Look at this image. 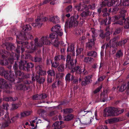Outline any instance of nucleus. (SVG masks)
I'll list each match as a JSON object with an SVG mask.
<instances>
[{"label":"nucleus","instance_id":"1","mask_svg":"<svg viewBox=\"0 0 129 129\" xmlns=\"http://www.w3.org/2000/svg\"><path fill=\"white\" fill-rule=\"evenodd\" d=\"M31 29V27L29 24H26L23 27L22 32L21 33L19 32L18 35L15 33V35H16L17 37V47L16 49V52L18 53H19L20 52V50H21V57L24 58V55L23 54V52L25 50V52L28 53L27 51L29 50H27L26 49L27 48L25 46H23L25 45L24 43L25 42H22L21 41L18 40V39L22 40H26L28 38V39H31L33 38V37L30 34H28L27 35L25 33L27 31L30 30Z\"/></svg>","mask_w":129,"mask_h":129},{"label":"nucleus","instance_id":"2","mask_svg":"<svg viewBox=\"0 0 129 129\" xmlns=\"http://www.w3.org/2000/svg\"><path fill=\"white\" fill-rule=\"evenodd\" d=\"M49 38L47 36H43L40 40L36 38L34 40L35 42H31L30 46L27 42H25L24 43V46L27 48V49L30 50L27 51L28 53H32L38 47H40L44 45H50L51 42L49 40Z\"/></svg>","mask_w":129,"mask_h":129},{"label":"nucleus","instance_id":"3","mask_svg":"<svg viewBox=\"0 0 129 129\" xmlns=\"http://www.w3.org/2000/svg\"><path fill=\"white\" fill-rule=\"evenodd\" d=\"M124 111L123 109H120L114 107H108L104 111V116L105 117L110 116H117L121 114Z\"/></svg>","mask_w":129,"mask_h":129},{"label":"nucleus","instance_id":"4","mask_svg":"<svg viewBox=\"0 0 129 129\" xmlns=\"http://www.w3.org/2000/svg\"><path fill=\"white\" fill-rule=\"evenodd\" d=\"M126 11L125 10H122L120 12V14L121 16L123 17L122 19H120L118 21L115 22L114 23V24H118L121 25H123V22H124V28L126 29L129 28V17L125 19L124 18V17L126 15Z\"/></svg>","mask_w":129,"mask_h":129},{"label":"nucleus","instance_id":"5","mask_svg":"<svg viewBox=\"0 0 129 129\" xmlns=\"http://www.w3.org/2000/svg\"><path fill=\"white\" fill-rule=\"evenodd\" d=\"M8 52L0 51V54L2 55L3 59H0V65H7L8 64Z\"/></svg>","mask_w":129,"mask_h":129},{"label":"nucleus","instance_id":"6","mask_svg":"<svg viewBox=\"0 0 129 129\" xmlns=\"http://www.w3.org/2000/svg\"><path fill=\"white\" fill-rule=\"evenodd\" d=\"M8 84L4 79L0 78V88L3 89L4 93L5 95L8 94Z\"/></svg>","mask_w":129,"mask_h":129},{"label":"nucleus","instance_id":"7","mask_svg":"<svg viewBox=\"0 0 129 129\" xmlns=\"http://www.w3.org/2000/svg\"><path fill=\"white\" fill-rule=\"evenodd\" d=\"M120 4L118 0H111V2H109L108 0H105L102 2V5L106 6L107 5L108 6L110 7L112 6H117Z\"/></svg>","mask_w":129,"mask_h":129},{"label":"nucleus","instance_id":"8","mask_svg":"<svg viewBox=\"0 0 129 129\" xmlns=\"http://www.w3.org/2000/svg\"><path fill=\"white\" fill-rule=\"evenodd\" d=\"M79 16L77 15V16H75L70 18V20L69 22L70 27H71L73 26H75L78 25L79 21H77V20L79 18Z\"/></svg>","mask_w":129,"mask_h":129},{"label":"nucleus","instance_id":"9","mask_svg":"<svg viewBox=\"0 0 129 129\" xmlns=\"http://www.w3.org/2000/svg\"><path fill=\"white\" fill-rule=\"evenodd\" d=\"M61 26L59 24H57L53 27L51 29V31L55 32L60 36H61L63 34L62 30L60 29Z\"/></svg>","mask_w":129,"mask_h":129},{"label":"nucleus","instance_id":"10","mask_svg":"<svg viewBox=\"0 0 129 129\" xmlns=\"http://www.w3.org/2000/svg\"><path fill=\"white\" fill-rule=\"evenodd\" d=\"M71 56L69 55H67L66 66V67L68 68L69 69H72L74 67L73 60L71 59Z\"/></svg>","mask_w":129,"mask_h":129},{"label":"nucleus","instance_id":"11","mask_svg":"<svg viewBox=\"0 0 129 129\" xmlns=\"http://www.w3.org/2000/svg\"><path fill=\"white\" fill-rule=\"evenodd\" d=\"M42 67L41 66H38L36 67V70L40 75L44 76L46 75V71L42 70Z\"/></svg>","mask_w":129,"mask_h":129},{"label":"nucleus","instance_id":"12","mask_svg":"<svg viewBox=\"0 0 129 129\" xmlns=\"http://www.w3.org/2000/svg\"><path fill=\"white\" fill-rule=\"evenodd\" d=\"M92 76V75H89L86 76L84 78V81H83L82 82V85H85L90 83L92 81V80H91Z\"/></svg>","mask_w":129,"mask_h":129},{"label":"nucleus","instance_id":"13","mask_svg":"<svg viewBox=\"0 0 129 129\" xmlns=\"http://www.w3.org/2000/svg\"><path fill=\"white\" fill-rule=\"evenodd\" d=\"M0 75L1 76H4L6 79H8V71H6L2 67H0Z\"/></svg>","mask_w":129,"mask_h":129},{"label":"nucleus","instance_id":"14","mask_svg":"<svg viewBox=\"0 0 129 129\" xmlns=\"http://www.w3.org/2000/svg\"><path fill=\"white\" fill-rule=\"evenodd\" d=\"M15 72L16 75L22 77V78L21 79L19 78V80L20 82L23 81V78H28V77H26L24 75V73L21 72L19 71H15Z\"/></svg>","mask_w":129,"mask_h":129},{"label":"nucleus","instance_id":"15","mask_svg":"<svg viewBox=\"0 0 129 129\" xmlns=\"http://www.w3.org/2000/svg\"><path fill=\"white\" fill-rule=\"evenodd\" d=\"M62 121H60L56 122L53 123L52 126L54 127V129H61L63 128V126L61 125Z\"/></svg>","mask_w":129,"mask_h":129},{"label":"nucleus","instance_id":"16","mask_svg":"<svg viewBox=\"0 0 129 129\" xmlns=\"http://www.w3.org/2000/svg\"><path fill=\"white\" fill-rule=\"evenodd\" d=\"M96 40V39L95 38L90 39L89 41L86 44V47L88 48L90 50L91 49L92 46L95 43L94 41Z\"/></svg>","mask_w":129,"mask_h":129},{"label":"nucleus","instance_id":"17","mask_svg":"<svg viewBox=\"0 0 129 129\" xmlns=\"http://www.w3.org/2000/svg\"><path fill=\"white\" fill-rule=\"evenodd\" d=\"M41 21V20L40 18L39 19V17H37L35 20L36 22L32 24V26L34 27L38 26L39 27H40L42 24V23L40 22Z\"/></svg>","mask_w":129,"mask_h":129},{"label":"nucleus","instance_id":"18","mask_svg":"<svg viewBox=\"0 0 129 129\" xmlns=\"http://www.w3.org/2000/svg\"><path fill=\"white\" fill-rule=\"evenodd\" d=\"M17 89L19 90H27L28 89L29 87L27 86L25 84H19L16 86Z\"/></svg>","mask_w":129,"mask_h":129},{"label":"nucleus","instance_id":"19","mask_svg":"<svg viewBox=\"0 0 129 129\" xmlns=\"http://www.w3.org/2000/svg\"><path fill=\"white\" fill-rule=\"evenodd\" d=\"M55 61H56L58 62L61 60L63 61H65V58L64 56L62 55H56L54 58Z\"/></svg>","mask_w":129,"mask_h":129},{"label":"nucleus","instance_id":"20","mask_svg":"<svg viewBox=\"0 0 129 129\" xmlns=\"http://www.w3.org/2000/svg\"><path fill=\"white\" fill-rule=\"evenodd\" d=\"M84 71V70L80 68L79 66L75 67L71 71V72L73 73L74 72H76L78 74H80L83 71Z\"/></svg>","mask_w":129,"mask_h":129},{"label":"nucleus","instance_id":"21","mask_svg":"<svg viewBox=\"0 0 129 129\" xmlns=\"http://www.w3.org/2000/svg\"><path fill=\"white\" fill-rule=\"evenodd\" d=\"M49 20L54 23H57L59 22V18L57 16H53L50 18Z\"/></svg>","mask_w":129,"mask_h":129},{"label":"nucleus","instance_id":"22","mask_svg":"<svg viewBox=\"0 0 129 129\" xmlns=\"http://www.w3.org/2000/svg\"><path fill=\"white\" fill-rule=\"evenodd\" d=\"M32 113L31 111H27L21 112L20 114V118L25 117L31 114Z\"/></svg>","mask_w":129,"mask_h":129},{"label":"nucleus","instance_id":"23","mask_svg":"<svg viewBox=\"0 0 129 129\" xmlns=\"http://www.w3.org/2000/svg\"><path fill=\"white\" fill-rule=\"evenodd\" d=\"M123 55V52L121 49L118 50L116 52L115 54V58L116 59L122 57Z\"/></svg>","mask_w":129,"mask_h":129},{"label":"nucleus","instance_id":"24","mask_svg":"<svg viewBox=\"0 0 129 129\" xmlns=\"http://www.w3.org/2000/svg\"><path fill=\"white\" fill-rule=\"evenodd\" d=\"M117 121V119L116 118H113L106 120L105 121V123L106 124H107L113 123Z\"/></svg>","mask_w":129,"mask_h":129},{"label":"nucleus","instance_id":"25","mask_svg":"<svg viewBox=\"0 0 129 129\" xmlns=\"http://www.w3.org/2000/svg\"><path fill=\"white\" fill-rule=\"evenodd\" d=\"M95 6V4H93L92 5H90L87 6L86 5H84L83 6L84 7V9L85 10H88L89 9L93 10L94 9Z\"/></svg>","mask_w":129,"mask_h":129},{"label":"nucleus","instance_id":"26","mask_svg":"<svg viewBox=\"0 0 129 129\" xmlns=\"http://www.w3.org/2000/svg\"><path fill=\"white\" fill-rule=\"evenodd\" d=\"M94 59L91 57H85L84 58V61L86 63H91L93 62Z\"/></svg>","mask_w":129,"mask_h":129},{"label":"nucleus","instance_id":"27","mask_svg":"<svg viewBox=\"0 0 129 129\" xmlns=\"http://www.w3.org/2000/svg\"><path fill=\"white\" fill-rule=\"evenodd\" d=\"M73 115L71 114H70L66 115L64 117V120L66 121H68L72 120L74 118Z\"/></svg>","mask_w":129,"mask_h":129},{"label":"nucleus","instance_id":"28","mask_svg":"<svg viewBox=\"0 0 129 129\" xmlns=\"http://www.w3.org/2000/svg\"><path fill=\"white\" fill-rule=\"evenodd\" d=\"M87 55L88 56L95 57L97 56V53L94 51H89L87 52Z\"/></svg>","mask_w":129,"mask_h":129},{"label":"nucleus","instance_id":"29","mask_svg":"<svg viewBox=\"0 0 129 129\" xmlns=\"http://www.w3.org/2000/svg\"><path fill=\"white\" fill-rule=\"evenodd\" d=\"M6 115H5V116ZM5 117L6 118V119H5V120H7V121H6V122L2 123V126L1 127V129L5 128L8 126V117L6 118L5 116Z\"/></svg>","mask_w":129,"mask_h":129},{"label":"nucleus","instance_id":"30","mask_svg":"<svg viewBox=\"0 0 129 129\" xmlns=\"http://www.w3.org/2000/svg\"><path fill=\"white\" fill-rule=\"evenodd\" d=\"M120 3L123 6H129V0H120Z\"/></svg>","mask_w":129,"mask_h":129},{"label":"nucleus","instance_id":"31","mask_svg":"<svg viewBox=\"0 0 129 129\" xmlns=\"http://www.w3.org/2000/svg\"><path fill=\"white\" fill-rule=\"evenodd\" d=\"M86 11H84L82 13L80 14V15L82 17H85L86 16H88L90 12L88 10H85Z\"/></svg>","mask_w":129,"mask_h":129},{"label":"nucleus","instance_id":"32","mask_svg":"<svg viewBox=\"0 0 129 129\" xmlns=\"http://www.w3.org/2000/svg\"><path fill=\"white\" fill-rule=\"evenodd\" d=\"M73 111V109H66L61 110V112H63V113L65 114L71 113Z\"/></svg>","mask_w":129,"mask_h":129},{"label":"nucleus","instance_id":"33","mask_svg":"<svg viewBox=\"0 0 129 129\" xmlns=\"http://www.w3.org/2000/svg\"><path fill=\"white\" fill-rule=\"evenodd\" d=\"M48 76H54L55 75V73L53 70H49L47 72Z\"/></svg>","mask_w":129,"mask_h":129},{"label":"nucleus","instance_id":"34","mask_svg":"<svg viewBox=\"0 0 129 129\" xmlns=\"http://www.w3.org/2000/svg\"><path fill=\"white\" fill-rule=\"evenodd\" d=\"M103 93H104V92ZM106 95L104 94H102L100 96V101L101 102H105L106 101Z\"/></svg>","mask_w":129,"mask_h":129},{"label":"nucleus","instance_id":"35","mask_svg":"<svg viewBox=\"0 0 129 129\" xmlns=\"http://www.w3.org/2000/svg\"><path fill=\"white\" fill-rule=\"evenodd\" d=\"M58 35L56 33H53L50 35L49 37L50 38L52 39V41H54V38H56Z\"/></svg>","mask_w":129,"mask_h":129},{"label":"nucleus","instance_id":"36","mask_svg":"<svg viewBox=\"0 0 129 129\" xmlns=\"http://www.w3.org/2000/svg\"><path fill=\"white\" fill-rule=\"evenodd\" d=\"M74 47L73 44H71L69 45L67 49V51H73L74 49Z\"/></svg>","mask_w":129,"mask_h":129},{"label":"nucleus","instance_id":"37","mask_svg":"<svg viewBox=\"0 0 129 129\" xmlns=\"http://www.w3.org/2000/svg\"><path fill=\"white\" fill-rule=\"evenodd\" d=\"M50 42H51V44H52L55 46L56 47H58L59 43L58 42L57 40V39L54 40V41H52V42H51L50 41Z\"/></svg>","mask_w":129,"mask_h":129},{"label":"nucleus","instance_id":"38","mask_svg":"<svg viewBox=\"0 0 129 129\" xmlns=\"http://www.w3.org/2000/svg\"><path fill=\"white\" fill-rule=\"evenodd\" d=\"M47 97L46 94L45 93H42L40 94L39 96V100H42L46 98Z\"/></svg>","mask_w":129,"mask_h":129},{"label":"nucleus","instance_id":"39","mask_svg":"<svg viewBox=\"0 0 129 129\" xmlns=\"http://www.w3.org/2000/svg\"><path fill=\"white\" fill-rule=\"evenodd\" d=\"M126 42L127 40H124L119 42L117 44L118 46H122L124 45Z\"/></svg>","mask_w":129,"mask_h":129},{"label":"nucleus","instance_id":"40","mask_svg":"<svg viewBox=\"0 0 129 129\" xmlns=\"http://www.w3.org/2000/svg\"><path fill=\"white\" fill-rule=\"evenodd\" d=\"M126 89H127V88L125 84H123L120 87L119 91L121 92H122L124 90Z\"/></svg>","mask_w":129,"mask_h":129},{"label":"nucleus","instance_id":"41","mask_svg":"<svg viewBox=\"0 0 129 129\" xmlns=\"http://www.w3.org/2000/svg\"><path fill=\"white\" fill-rule=\"evenodd\" d=\"M91 31L92 33V38H95L97 36V35L95 32V30L94 29H92Z\"/></svg>","mask_w":129,"mask_h":129},{"label":"nucleus","instance_id":"42","mask_svg":"<svg viewBox=\"0 0 129 129\" xmlns=\"http://www.w3.org/2000/svg\"><path fill=\"white\" fill-rule=\"evenodd\" d=\"M64 69V67L63 64H61L59 66L58 68V71L60 72H63Z\"/></svg>","mask_w":129,"mask_h":129},{"label":"nucleus","instance_id":"43","mask_svg":"<svg viewBox=\"0 0 129 129\" xmlns=\"http://www.w3.org/2000/svg\"><path fill=\"white\" fill-rule=\"evenodd\" d=\"M71 74L70 73H68L66 76L65 79L67 82H69L71 80L70 76Z\"/></svg>","mask_w":129,"mask_h":129},{"label":"nucleus","instance_id":"44","mask_svg":"<svg viewBox=\"0 0 129 129\" xmlns=\"http://www.w3.org/2000/svg\"><path fill=\"white\" fill-rule=\"evenodd\" d=\"M52 64V67L55 68H57L58 66V62L55 61L54 62H53V63H51Z\"/></svg>","mask_w":129,"mask_h":129},{"label":"nucleus","instance_id":"45","mask_svg":"<svg viewBox=\"0 0 129 129\" xmlns=\"http://www.w3.org/2000/svg\"><path fill=\"white\" fill-rule=\"evenodd\" d=\"M118 44L117 43L113 42L112 45H111L110 46V48H115L117 46Z\"/></svg>","mask_w":129,"mask_h":129},{"label":"nucleus","instance_id":"46","mask_svg":"<svg viewBox=\"0 0 129 129\" xmlns=\"http://www.w3.org/2000/svg\"><path fill=\"white\" fill-rule=\"evenodd\" d=\"M15 47L13 44L9 43V48H10L11 50L14 49L15 48Z\"/></svg>","mask_w":129,"mask_h":129},{"label":"nucleus","instance_id":"47","mask_svg":"<svg viewBox=\"0 0 129 129\" xmlns=\"http://www.w3.org/2000/svg\"><path fill=\"white\" fill-rule=\"evenodd\" d=\"M67 11L68 12H71L72 10V7L71 5H70L67 7L66 9Z\"/></svg>","mask_w":129,"mask_h":129},{"label":"nucleus","instance_id":"48","mask_svg":"<svg viewBox=\"0 0 129 129\" xmlns=\"http://www.w3.org/2000/svg\"><path fill=\"white\" fill-rule=\"evenodd\" d=\"M74 77L73 75L72 76V77L71 78V81L74 80L73 82L74 83H78V79H74Z\"/></svg>","mask_w":129,"mask_h":129},{"label":"nucleus","instance_id":"49","mask_svg":"<svg viewBox=\"0 0 129 129\" xmlns=\"http://www.w3.org/2000/svg\"><path fill=\"white\" fill-rule=\"evenodd\" d=\"M12 110L16 109L18 107V105L17 104H12Z\"/></svg>","mask_w":129,"mask_h":129},{"label":"nucleus","instance_id":"50","mask_svg":"<svg viewBox=\"0 0 129 129\" xmlns=\"http://www.w3.org/2000/svg\"><path fill=\"white\" fill-rule=\"evenodd\" d=\"M107 127L105 125H101L98 126L97 129H107Z\"/></svg>","mask_w":129,"mask_h":129},{"label":"nucleus","instance_id":"51","mask_svg":"<svg viewBox=\"0 0 129 129\" xmlns=\"http://www.w3.org/2000/svg\"><path fill=\"white\" fill-rule=\"evenodd\" d=\"M75 8L78 11H80L82 10L81 9V5H79L76 6Z\"/></svg>","mask_w":129,"mask_h":129},{"label":"nucleus","instance_id":"52","mask_svg":"<svg viewBox=\"0 0 129 129\" xmlns=\"http://www.w3.org/2000/svg\"><path fill=\"white\" fill-rule=\"evenodd\" d=\"M34 67V64L31 63H29L27 64V68H32Z\"/></svg>","mask_w":129,"mask_h":129},{"label":"nucleus","instance_id":"53","mask_svg":"<svg viewBox=\"0 0 129 129\" xmlns=\"http://www.w3.org/2000/svg\"><path fill=\"white\" fill-rule=\"evenodd\" d=\"M8 46V44L7 43H6L3 44L2 46L4 49H7V48Z\"/></svg>","mask_w":129,"mask_h":129},{"label":"nucleus","instance_id":"54","mask_svg":"<svg viewBox=\"0 0 129 129\" xmlns=\"http://www.w3.org/2000/svg\"><path fill=\"white\" fill-rule=\"evenodd\" d=\"M42 59V58L41 57H35L34 58V61L35 62H39Z\"/></svg>","mask_w":129,"mask_h":129},{"label":"nucleus","instance_id":"55","mask_svg":"<svg viewBox=\"0 0 129 129\" xmlns=\"http://www.w3.org/2000/svg\"><path fill=\"white\" fill-rule=\"evenodd\" d=\"M57 113L56 111H55L50 112L49 114V115L50 116H52Z\"/></svg>","mask_w":129,"mask_h":129},{"label":"nucleus","instance_id":"56","mask_svg":"<svg viewBox=\"0 0 129 129\" xmlns=\"http://www.w3.org/2000/svg\"><path fill=\"white\" fill-rule=\"evenodd\" d=\"M102 86H100L98 88H97L94 91V93H96L99 92L101 89L102 88Z\"/></svg>","mask_w":129,"mask_h":129},{"label":"nucleus","instance_id":"57","mask_svg":"<svg viewBox=\"0 0 129 129\" xmlns=\"http://www.w3.org/2000/svg\"><path fill=\"white\" fill-rule=\"evenodd\" d=\"M59 3V2L57 0H54L50 3V4L52 5L56 4Z\"/></svg>","mask_w":129,"mask_h":129},{"label":"nucleus","instance_id":"58","mask_svg":"<svg viewBox=\"0 0 129 129\" xmlns=\"http://www.w3.org/2000/svg\"><path fill=\"white\" fill-rule=\"evenodd\" d=\"M83 50V49L82 48L77 49L76 50L77 55H79L80 53H81V52Z\"/></svg>","mask_w":129,"mask_h":129},{"label":"nucleus","instance_id":"59","mask_svg":"<svg viewBox=\"0 0 129 129\" xmlns=\"http://www.w3.org/2000/svg\"><path fill=\"white\" fill-rule=\"evenodd\" d=\"M45 81V79L43 77H41L40 78L38 81L39 82L40 84L43 83Z\"/></svg>","mask_w":129,"mask_h":129},{"label":"nucleus","instance_id":"60","mask_svg":"<svg viewBox=\"0 0 129 129\" xmlns=\"http://www.w3.org/2000/svg\"><path fill=\"white\" fill-rule=\"evenodd\" d=\"M120 18L118 16H115L112 18V21H115Z\"/></svg>","mask_w":129,"mask_h":129},{"label":"nucleus","instance_id":"61","mask_svg":"<svg viewBox=\"0 0 129 129\" xmlns=\"http://www.w3.org/2000/svg\"><path fill=\"white\" fill-rule=\"evenodd\" d=\"M15 81V80L14 79V78H12L11 77L10 79L9 80V83H10L9 85H10L11 86L12 84H13L14 83V82Z\"/></svg>","mask_w":129,"mask_h":129},{"label":"nucleus","instance_id":"62","mask_svg":"<svg viewBox=\"0 0 129 129\" xmlns=\"http://www.w3.org/2000/svg\"><path fill=\"white\" fill-rule=\"evenodd\" d=\"M17 99V98L16 97L14 98L11 97H9V101H16Z\"/></svg>","mask_w":129,"mask_h":129},{"label":"nucleus","instance_id":"63","mask_svg":"<svg viewBox=\"0 0 129 129\" xmlns=\"http://www.w3.org/2000/svg\"><path fill=\"white\" fill-rule=\"evenodd\" d=\"M38 118L37 117H36V118L34 120H32L30 121V125L33 126H35L34 124H33L35 122L36 120H37Z\"/></svg>","mask_w":129,"mask_h":129},{"label":"nucleus","instance_id":"64","mask_svg":"<svg viewBox=\"0 0 129 129\" xmlns=\"http://www.w3.org/2000/svg\"><path fill=\"white\" fill-rule=\"evenodd\" d=\"M8 107V105L7 103H4L3 104V108L6 110L7 111L8 110L7 108Z\"/></svg>","mask_w":129,"mask_h":129}]
</instances>
